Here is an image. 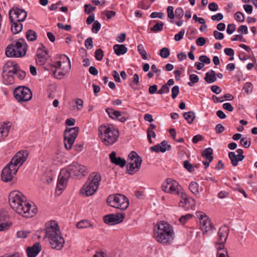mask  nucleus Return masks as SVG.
<instances>
[{
  "mask_svg": "<svg viewBox=\"0 0 257 257\" xmlns=\"http://www.w3.org/2000/svg\"><path fill=\"white\" fill-rule=\"evenodd\" d=\"M9 202L11 208L17 213L26 217L34 216L37 212L35 206L26 200L23 194L17 190L12 191L9 196Z\"/></svg>",
  "mask_w": 257,
  "mask_h": 257,
  "instance_id": "obj_1",
  "label": "nucleus"
},
{
  "mask_svg": "<svg viewBox=\"0 0 257 257\" xmlns=\"http://www.w3.org/2000/svg\"><path fill=\"white\" fill-rule=\"evenodd\" d=\"M28 153L26 151L18 152L11 159V161L3 169L2 172V180L8 182L12 180L19 168L26 161Z\"/></svg>",
  "mask_w": 257,
  "mask_h": 257,
  "instance_id": "obj_2",
  "label": "nucleus"
},
{
  "mask_svg": "<svg viewBox=\"0 0 257 257\" xmlns=\"http://www.w3.org/2000/svg\"><path fill=\"white\" fill-rule=\"evenodd\" d=\"M45 237L48 239L52 248L60 250L64 246L65 240L57 223L51 221L46 224Z\"/></svg>",
  "mask_w": 257,
  "mask_h": 257,
  "instance_id": "obj_3",
  "label": "nucleus"
},
{
  "mask_svg": "<svg viewBox=\"0 0 257 257\" xmlns=\"http://www.w3.org/2000/svg\"><path fill=\"white\" fill-rule=\"evenodd\" d=\"M154 238L158 242L164 245L171 244L174 238L172 226L165 221L158 223L157 228L154 229Z\"/></svg>",
  "mask_w": 257,
  "mask_h": 257,
  "instance_id": "obj_4",
  "label": "nucleus"
},
{
  "mask_svg": "<svg viewBox=\"0 0 257 257\" xmlns=\"http://www.w3.org/2000/svg\"><path fill=\"white\" fill-rule=\"evenodd\" d=\"M99 137L106 146L113 144L117 140L119 132L112 125H102L98 128Z\"/></svg>",
  "mask_w": 257,
  "mask_h": 257,
  "instance_id": "obj_5",
  "label": "nucleus"
},
{
  "mask_svg": "<svg viewBox=\"0 0 257 257\" xmlns=\"http://www.w3.org/2000/svg\"><path fill=\"white\" fill-rule=\"evenodd\" d=\"M101 179L100 175L97 172L90 174L81 189L80 193L85 196L92 195L97 190Z\"/></svg>",
  "mask_w": 257,
  "mask_h": 257,
  "instance_id": "obj_6",
  "label": "nucleus"
},
{
  "mask_svg": "<svg viewBox=\"0 0 257 257\" xmlns=\"http://www.w3.org/2000/svg\"><path fill=\"white\" fill-rule=\"evenodd\" d=\"M229 228L227 226H221L217 233V241L215 242L217 257H228L229 254L227 249L224 247L229 232Z\"/></svg>",
  "mask_w": 257,
  "mask_h": 257,
  "instance_id": "obj_7",
  "label": "nucleus"
},
{
  "mask_svg": "<svg viewBox=\"0 0 257 257\" xmlns=\"http://www.w3.org/2000/svg\"><path fill=\"white\" fill-rule=\"evenodd\" d=\"M27 50V44L25 40L19 39L7 46L5 53L8 57H22L25 55Z\"/></svg>",
  "mask_w": 257,
  "mask_h": 257,
  "instance_id": "obj_8",
  "label": "nucleus"
},
{
  "mask_svg": "<svg viewBox=\"0 0 257 257\" xmlns=\"http://www.w3.org/2000/svg\"><path fill=\"white\" fill-rule=\"evenodd\" d=\"M107 203L110 206L121 210H125L129 205L128 199L120 194L109 195L107 199Z\"/></svg>",
  "mask_w": 257,
  "mask_h": 257,
  "instance_id": "obj_9",
  "label": "nucleus"
},
{
  "mask_svg": "<svg viewBox=\"0 0 257 257\" xmlns=\"http://www.w3.org/2000/svg\"><path fill=\"white\" fill-rule=\"evenodd\" d=\"M161 188L163 191L168 193L180 196L182 194V188L176 181L168 178L162 184Z\"/></svg>",
  "mask_w": 257,
  "mask_h": 257,
  "instance_id": "obj_10",
  "label": "nucleus"
},
{
  "mask_svg": "<svg viewBox=\"0 0 257 257\" xmlns=\"http://www.w3.org/2000/svg\"><path fill=\"white\" fill-rule=\"evenodd\" d=\"M63 57L64 59H66L68 62V66L66 68L63 67L62 71L57 72V69L60 68L62 64L61 61H58L56 62L53 66H50V68L48 69V70H50L52 72V74L54 77L59 79L63 78L71 67L69 58L66 55H64Z\"/></svg>",
  "mask_w": 257,
  "mask_h": 257,
  "instance_id": "obj_11",
  "label": "nucleus"
},
{
  "mask_svg": "<svg viewBox=\"0 0 257 257\" xmlns=\"http://www.w3.org/2000/svg\"><path fill=\"white\" fill-rule=\"evenodd\" d=\"M79 128L74 127L66 129L64 132V144L67 150L71 149L75 139L78 134Z\"/></svg>",
  "mask_w": 257,
  "mask_h": 257,
  "instance_id": "obj_12",
  "label": "nucleus"
},
{
  "mask_svg": "<svg viewBox=\"0 0 257 257\" xmlns=\"http://www.w3.org/2000/svg\"><path fill=\"white\" fill-rule=\"evenodd\" d=\"M14 95L19 102L28 101L31 99L32 93L31 90L25 86H19L14 90Z\"/></svg>",
  "mask_w": 257,
  "mask_h": 257,
  "instance_id": "obj_13",
  "label": "nucleus"
},
{
  "mask_svg": "<svg viewBox=\"0 0 257 257\" xmlns=\"http://www.w3.org/2000/svg\"><path fill=\"white\" fill-rule=\"evenodd\" d=\"M70 176V173L69 170L63 169L61 170L59 174L57 187L56 189V193L60 195L63 190L65 189L67 185V182Z\"/></svg>",
  "mask_w": 257,
  "mask_h": 257,
  "instance_id": "obj_14",
  "label": "nucleus"
},
{
  "mask_svg": "<svg viewBox=\"0 0 257 257\" xmlns=\"http://www.w3.org/2000/svg\"><path fill=\"white\" fill-rule=\"evenodd\" d=\"M27 16V12L18 8H13L9 11V19L11 22L18 21L23 22L25 20Z\"/></svg>",
  "mask_w": 257,
  "mask_h": 257,
  "instance_id": "obj_15",
  "label": "nucleus"
},
{
  "mask_svg": "<svg viewBox=\"0 0 257 257\" xmlns=\"http://www.w3.org/2000/svg\"><path fill=\"white\" fill-rule=\"evenodd\" d=\"M67 170H69L70 175L74 176L82 177L87 173V168L77 163H73L70 165Z\"/></svg>",
  "mask_w": 257,
  "mask_h": 257,
  "instance_id": "obj_16",
  "label": "nucleus"
},
{
  "mask_svg": "<svg viewBox=\"0 0 257 257\" xmlns=\"http://www.w3.org/2000/svg\"><path fill=\"white\" fill-rule=\"evenodd\" d=\"M125 217V214H109L103 217L104 222L108 225H114L121 223Z\"/></svg>",
  "mask_w": 257,
  "mask_h": 257,
  "instance_id": "obj_17",
  "label": "nucleus"
},
{
  "mask_svg": "<svg viewBox=\"0 0 257 257\" xmlns=\"http://www.w3.org/2000/svg\"><path fill=\"white\" fill-rule=\"evenodd\" d=\"M198 216L200 220V227L203 231L208 232L214 228L211 220L206 215L199 212Z\"/></svg>",
  "mask_w": 257,
  "mask_h": 257,
  "instance_id": "obj_18",
  "label": "nucleus"
},
{
  "mask_svg": "<svg viewBox=\"0 0 257 257\" xmlns=\"http://www.w3.org/2000/svg\"><path fill=\"white\" fill-rule=\"evenodd\" d=\"M179 196L182 198L179 202L180 207L184 208L186 210L194 209L196 203L194 199L190 197H187L186 195L183 194V192Z\"/></svg>",
  "mask_w": 257,
  "mask_h": 257,
  "instance_id": "obj_19",
  "label": "nucleus"
},
{
  "mask_svg": "<svg viewBox=\"0 0 257 257\" xmlns=\"http://www.w3.org/2000/svg\"><path fill=\"white\" fill-rule=\"evenodd\" d=\"M106 112L110 117L112 119H117L120 122H124L128 118V114L126 112L121 113L120 111L115 110L112 108H107L106 109Z\"/></svg>",
  "mask_w": 257,
  "mask_h": 257,
  "instance_id": "obj_20",
  "label": "nucleus"
},
{
  "mask_svg": "<svg viewBox=\"0 0 257 257\" xmlns=\"http://www.w3.org/2000/svg\"><path fill=\"white\" fill-rule=\"evenodd\" d=\"M42 249L39 242L34 243L33 246H29L26 249L28 257H36Z\"/></svg>",
  "mask_w": 257,
  "mask_h": 257,
  "instance_id": "obj_21",
  "label": "nucleus"
},
{
  "mask_svg": "<svg viewBox=\"0 0 257 257\" xmlns=\"http://www.w3.org/2000/svg\"><path fill=\"white\" fill-rule=\"evenodd\" d=\"M128 158L131 160L130 163L134 164L137 170H139L142 163L141 157H140L136 152L132 151L129 154Z\"/></svg>",
  "mask_w": 257,
  "mask_h": 257,
  "instance_id": "obj_22",
  "label": "nucleus"
},
{
  "mask_svg": "<svg viewBox=\"0 0 257 257\" xmlns=\"http://www.w3.org/2000/svg\"><path fill=\"white\" fill-rule=\"evenodd\" d=\"M18 69H19V67L17 64L13 62L7 63L4 68V74L12 75V74H16Z\"/></svg>",
  "mask_w": 257,
  "mask_h": 257,
  "instance_id": "obj_23",
  "label": "nucleus"
},
{
  "mask_svg": "<svg viewBox=\"0 0 257 257\" xmlns=\"http://www.w3.org/2000/svg\"><path fill=\"white\" fill-rule=\"evenodd\" d=\"M109 158L112 163L118 165L120 167H123L125 165V160L119 157H116L115 152H111L109 155Z\"/></svg>",
  "mask_w": 257,
  "mask_h": 257,
  "instance_id": "obj_24",
  "label": "nucleus"
},
{
  "mask_svg": "<svg viewBox=\"0 0 257 257\" xmlns=\"http://www.w3.org/2000/svg\"><path fill=\"white\" fill-rule=\"evenodd\" d=\"M39 50L41 51V53H40L38 52L36 58V61L38 64L43 65L47 60V52L46 50L42 51L41 48H39Z\"/></svg>",
  "mask_w": 257,
  "mask_h": 257,
  "instance_id": "obj_25",
  "label": "nucleus"
},
{
  "mask_svg": "<svg viewBox=\"0 0 257 257\" xmlns=\"http://www.w3.org/2000/svg\"><path fill=\"white\" fill-rule=\"evenodd\" d=\"M113 48L115 53L118 56L125 54L127 51V48L122 44H115L113 46Z\"/></svg>",
  "mask_w": 257,
  "mask_h": 257,
  "instance_id": "obj_26",
  "label": "nucleus"
},
{
  "mask_svg": "<svg viewBox=\"0 0 257 257\" xmlns=\"http://www.w3.org/2000/svg\"><path fill=\"white\" fill-rule=\"evenodd\" d=\"M11 124L10 122H4L0 126V135L2 137H7L10 131Z\"/></svg>",
  "mask_w": 257,
  "mask_h": 257,
  "instance_id": "obj_27",
  "label": "nucleus"
},
{
  "mask_svg": "<svg viewBox=\"0 0 257 257\" xmlns=\"http://www.w3.org/2000/svg\"><path fill=\"white\" fill-rule=\"evenodd\" d=\"M205 80L208 83H212L216 80L215 72L211 70L205 74Z\"/></svg>",
  "mask_w": 257,
  "mask_h": 257,
  "instance_id": "obj_28",
  "label": "nucleus"
},
{
  "mask_svg": "<svg viewBox=\"0 0 257 257\" xmlns=\"http://www.w3.org/2000/svg\"><path fill=\"white\" fill-rule=\"evenodd\" d=\"M76 227L79 229H83L89 227L92 228L94 227V226L89 220L83 219L80 220L77 223Z\"/></svg>",
  "mask_w": 257,
  "mask_h": 257,
  "instance_id": "obj_29",
  "label": "nucleus"
},
{
  "mask_svg": "<svg viewBox=\"0 0 257 257\" xmlns=\"http://www.w3.org/2000/svg\"><path fill=\"white\" fill-rule=\"evenodd\" d=\"M11 30L13 33L17 34L22 31L23 29V25L20 22L15 21L11 22Z\"/></svg>",
  "mask_w": 257,
  "mask_h": 257,
  "instance_id": "obj_30",
  "label": "nucleus"
},
{
  "mask_svg": "<svg viewBox=\"0 0 257 257\" xmlns=\"http://www.w3.org/2000/svg\"><path fill=\"white\" fill-rule=\"evenodd\" d=\"M212 154L213 150L211 148H208L203 152L202 155L206 160L211 162L213 158L212 156Z\"/></svg>",
  "mask_w": 257,
  "mask_h": 257,
  "instance_id": "obj_31",
  "label": "nucleus"
},
{
  "mask_svg": "<svg viewBox=\"0 0 257 257\" xmlns=\"http://www.w3.org/2000/svg\"><path fill=\"white\" fill-rule=\"evenodd\" d=\"M183 116L189 124H191L195 118V114L193 111L184 112Z\"/></svg>",
  "mask_w": 257,
  "mask_h": 257,
  "instance_id": "obj_32",
  "label": "nucleus"
},
{
  "mask_svg": "<svg viewBox=\"0 0 257 257\" xmlns=\"http://www.w3.org/2000/svg\"><path fill=\"white\" fill-rule=\"evenodd\" d=\"M189 189L192 193L196 195L199 194V185L196 182H191L189 184Z\"/></svg>",
  "mask_w": 257,
  "mask_h": 257,
  "instance_id": "obj_33",
  "label": "nucleus"
},
{
  "mask_svg": "<svg viewBox=\"0 0 257 257\" xmlns=\"http://www.w3.org/2000/svg\"><path fill=\"white\" fill-rule=\"evenodd\" d=\"M138 51L139 54L141 55L142 58L144 60H147L148 58H150L151 56L148 55V57L146 50L142 44H139L138 46Z\"/></svg>",
  "mask_w": 257,
  "mask_h": 257,
  "instance_id": "obj_34",
  "label": "nucleus"
},
{
  "mask_svg": "<svg viewBox=\"0 0 257 257\" xmlns=\"http://www.w3.org/2000/svg\"><path fill=\"white\" fill-rule=\"evenodd\" d=\"M228 157L231 160V164L233 166H236L238 164V162L240 161L238 160L237 155H235L234 152H231L228 154Z\"/></svg>",
  "mask_w": 257,
  "mask_h": 257,
  "instance_id": "obj_35",
  "label": "nucleus"
},
{
  "mask_svg": "<svg viewBox=\"0 0 257 257\" xmlns=\"http://www.w3.org/2000/svg\"><path fill=\"white\" fill-rule=\"evenodd\" d=\"M26 38L29 41H34L36 40L37 34L34 31L29 30L26 33Z\"/></svg>",
  "mask_w": 257,
  "mask_h": 257,
  "instance_id": "obj_36",
  "label": "nucleus"
},
{
  "mask_svg": "<svg viewBox=\"0 0 257 257\" xmlns=\"http://www.w3.org/2000/svg\"><path fill=\"white\" fill-rule=\"evenodd\" d=\"M164 25L163 22H159L156 24L153 27L151 28V31L155 33L161 31L163 29Z\"/></svg>",
  "mask_w": 257,
  "mask_h": 257,
  "instance_id": "obj_37",
  "label": "nucleus"
},
{
  "mask_svg": "<svg viewBox=\"0 0 257 257\" xmlns=\"http://www.w3.org/2000/svg\"><path fill=\"white\" fill-rule=\"evenodd\" d=\"M3 79L6 84L10 85L14 83V79L12 75L3 74Z\"/></svg>",
  "mask_w": 257,
  "mask_h": 257,
  "instance_id": "obj_38",
  "label": "nucleus"
},
{
  "mask_svg": "<svg viewBox=\"0 0 257 257\" xmlns=\"http://www.w3.org/2000/svg\"><path fill=\"white\" fill-rule=\"evenodd\" d=\"M159 148L160 152L164 153L167 150H169L171 147L170 145H168L166 141H164L159 144Z\"/></svg>",
  "mask_w": 257,
  "mask_h": 257,
  "instance_id": "obj_39",
  "label": "nucleus"
},
{
  "mask_svg": "<svg viewBox=\"0 0 257 257\" xmlns=\"http://www.w3.org/2000/svg\"><path fill=\"white\" fill-rule=\"evenodd\" d=\"M190 81L188 82V85L190 86H194V84L197 83L199 81V77L196 74H191L189 76Z\"/></svg>",
  "mask_w": 257,
  "mask_h": 257,
  "instance_id": "obj_40",
  "label": "nucleus"
},
{
  "mask_svg": "<svg viewBox=\"0 0 257 257\" xmlns=\"http://www.w3.org/2000/svg\"><path fill=\"white\" fill-rule=\"evenodd\" d=\"M12 225L10 221L2 222L0 220V231H5L8 229Z\"/></svg>",
  "mask_w": 257,
  "mask_h": 257,
  "instance_id": "obj_41",
  "label": "nucleus"
},
{
  "mask_svg": "<svg viewBox=\"0 0 257 257\" xmlns=\"http://www.w3.org/2000/svg\"><path fill=\"white\" fill-rule=\"evenodd\" d=\"M139 84V77L137 74L133 75V82L131 84V87L134 89H136Z\"/></svg>",
  "mask_w": 257,
  "mask_h": 257,
  "instance_id": "obj_42",
  "label": "nucleus"
},
{
  "mask_svg": "<svg viewBox=\"0 0 257 257\" xmlns=\"http://www.w3.org/2000/svg\"><path fill=\"white\" fill-rule=\"evenodd\" d=\"M160 54L162 58H168L170 54V50L168 48L164 47L160 50Z\"/></svg>",
  "mask_w": 257,
  "mask_h": 257,
  "instance_id": "obj_43",
  "label": "nucleus"
},
{
  "mask_svg": "<svg viewBox=\"0 0 257 257\" xmlns=\"http://www.w3.org/2000/svg\"><path fill=\"white\" fill-rule=\"evenodd\" d=\"M126 167L128 173L131 175H133L134 173L139 171L135 168V165L134 164L130 162L127 164Z\"/></svg>",
  "mask_w": 257,
  "mask_h": 257,
  "instance_id": "obj_44",
  "label": "nucleus"
},
{
  "mask_svg": "<svg viewBox=\"0 0 257 257\" xmlns=\"http://www.w3.org/2000/svg\"><path fill=\"white\" fill-rule=\"evenodd\" d=\"M240 143L242 146L246 148L249 147L251 144L250 139L247 138H241Z\"/></svg>",
  "mask_w": 257,
  "mask_h": 257,
  "instance_id": "obj_45",
  "label": "nucleus"
},
{
  "mask_svg": "<svg viewBox=\"0 0 257 257\" xmlns=\"http://www.w3.org/2000/svg\"><path fill=\"white\" fill-rule=\"evenodd\" d=\"M100 24L97 21H95L92 25V31L93 33L96 34L100 30Z\"/></svg>",
  "mask_w": 257,
  "mask_h": 257,
  "instance_id": "obj_46",
  "label": "nucleus"
},
{
  "mask_svg": "<svg viewBox=\"0 0 257 257\" xmlns=\"http://www.w3.org/2000/svg\"><path fill=\"white\" fill-rule=\"evenodd\" d=\"M193 215L191 214H187L185 215H183L179 218V221L182 224H185L187 221L191 219Z\"/></svg>",
  "mask_w": 257,
  "mask_h": 257,
  "instance_id": "obj_47",
  "label": "nucleus"
},
{
  "mask_svg": "<svg viewBox=\"0 0 257 257\" xmlns=\"http://www.w3.org/2000/svg\"><path fill=\"white\" fill-rule=\"evenodd\" d=\"M96 8L93 7L89 4H85L84 5V11L87 14H90L92 12L95 11Z\"/></svg>",
  "mask_w": 257,
  "mask_h": 257,
  "instance_id": "obj_48",
  "label": "nucleus"
},
{
  "mask_svg": "<svg viewBox=\"0 0 257 257\" xmlns=\"http://www.w3.org/2000/svg\"><path fill=\"white\" fill-rule=\"evenodd\" d=\"M103 57V52L101 49H97L95 52V58L97 60L100 61Z\"/></svg>",
  "mask_w": 257,
  "mask_h": 257,
  "instance_id": "obj_49",
  "label": "nucleus"
},
{
  "mask_svg": "<svg viewBox=\"0 0 257 257\" xmlns=\"http://www.w3.org/2000/svg\"><path fill=\"white\" fill-rule=\"evenodd\" d=\"M184 167L189 172H192L194 170V166L188 161H185L183 163Z\"/></svg>",
  "mask_w": 257,
  "mask_h": 257,
  "instance_id": "obj_50",
  "label": "nucleus"
},
{
  "mask_svg": "<svg viewBox=\"0 0 257 257\" xmlns=\"http://www.w3.org/2000/svg\"><path fill=\"white\" fill-rule=\"evenodd\" d=\"M102 15H104L108 19H110L112 18V17H114L116 13L114 11H104L102 12Z\"/></svg>",
  "mask_w": 257,
  "mask_h": 257,
  "instance_id": "obj_51",
  "label": "nucleus"
},
{
  "mask_svg": "<svg viewBox=\"0 0 257 257\" xmlns=\"http://www.w3.org/2000/svg\"><path fill=\"white\" fill-rule=\"evenodd\" d=\"M170 89L167 84H164L161 88L157 91L158 93L162 94L167 93L169 92Z\"/></svg>",
  "mask_w": 257,
  "mask_h": 257,
  "instance_id": "obj_52",
  "label": "nucleus"
},
{
  "mask_svg": "<svg viewBox=\"0 0 257 257\" xmlns=\"http://www.w3.org/2000/svg\"><path fill=\"white\" fill-rule=\"evenodd\" d=\"M172 92V98L173 99H175L177 96L178 94L179 93V88L178 86H174L172 88L171 90Z\"/></svg>",
  "mask_w": 257,
  "mask_h": 257,
  "instance_id": "obj_53",
  "label": "nucleus"
},
{
  "mask_svg": "<svg viewBox=\"0 0 257 257\" xmlns=\"http://www.w3.org/2000/svg\"><path fill=\"white\" fill-rule=\"evenodd\" d=\"M235 19L238 22H243L244 21V17L243 14L240 12H237L234 14Z\"/></svg>",
  "mask_w": 257,
  "mask_h": 257,
  "instance_id": "obj_54",
  "label": "nucleus"
},
{
  "mask_svg": "<svg viewBox=\"0 0 257 257\" xmlns=\"http://www.w3.org/2000/svg\"><path fill=\"white\" fill-rule=\"evenodd\" d=\"M168 17L171 19H173L175 17L174 13V8L172 6H169L167 9Z\"/></svg>",
  "mask_w": 257,
  "mask_h": 257,
  "instance_id": "obj_55",
  "label": "nucleus"
},
{
  "mask_svg": "<svg viewBox=\"0 0 257 257\" xmlns=\"http://www.w3.org/2000/svg\"><path fill=\"white\" fill-rule=\"evenodd\" d=\"M85 46L87 49H90L93 47V39L91 37L88 38L85 41Z\"/></svg>",
  "mask_w": 257,
  "mask_h": 257,
  "instance_id": "obj_56",
  "label": "nucleus"
},
{
  "mask_svg": "<svg viewBox=\"0 0 257 257\" xmlns=\"http://www.w3.org/2000/svg\"><path fill=\"white\" fill-rule=\"evenodd\" d=\"M185 30L184 29L181 30L178 34H176L174 36V39L176 41L181 40L185 34Z\"/></svg>",
  "mask_w": 257,
  "mask_h": 257,
  "instance_id": "obj_57",
  "label": "nucleus"
},
{
  "mask_svg": "<svg viewBox=\"0 0 257 257\" xmlns=\"http://www.w3.org/2000/svg\"><path fill=\"white\" fill-rule=\"evenodd\" d=\"M243 89L247 93L251 92L252 90V85L250 82H246L245 83Z\"/></svg>",
  "mask_w": 257,
  "mask_h": 257,
  "instance_id": "obj_58",
  "label": "nucleus"
},
{
  "mask_svg": "<svg viewBox=\"0 0 257 257\" xmlns=\"http://www.w3.org/2000/svg\"><path fill=\"white\" fill-rule=\"evenodd\" d=\"M199 60L200 62H202L203 64H210L211 62L210 59L209 57H208L206 55H201L199 57Z\"/></svg>",
  "mask_w": 257,
  "mask_h": 257,
  "instance_id": "obj_59",
  "label": "nucleus"
},
{
  "mask_svg": "<svg viewBox=\"0 0 257 257\" xmlns=\"http://www.w3.org/2000/svg\"><path fill=\"white\" fill-rule=\"evenodd\" d=\"M29 233L30 232L28 231H19L17 232V235L19 238H26Z\"/></svg>",
  "mask_w": 257,
  "mask_h": 257,
  "instance_id": "obj_60",
  "label": "nucleus"
},
{
  "mask_svg": "<svg viewBox=\"0 0 257 257\" xmlns=\"http://www.w3.org/2000/svg\"><path fill=\"white\" fill-rule=\"evenodd\" d=\"M175 15L179 19H181L184 16V11L181 8H177L175 10Z\"/></svg>",
  "mask_w": 257,
  "mask_h": 257,
  "instance_id": "obj_61",
  "label": "nucleus"
},
{
  "mask_svg": "<svg viewBox=\"0 0 257 257\" xmlns=\"http://www.w3.org/2000/svg\"><path fill=\"white\" fill-rule=\"evenodd\" d=\"M236 26L233 24H229L227 26L226 32L227 34L230 35L232 34L233 32L235 30Z\"/></svg>",
  "mask_w": 257,
  "mask_h": 257,
  "instance_id": "obj_62",
  "label": "nucleus"
},
{
  "mask_svg": "<svg viewBox=\"0 0 257 257\" xmlns=\"http://www.w3.org/2000/svg\"><path fill=\"white\" fill-rule=\"evenodd\" d=\"M156 135L154 131H147V137L148 139V141L150 144L153 143L151 138L153 137L154 138H156Z\"/></svg>",
  "mask_w": 257,
  "mask_h": 257,
  "instance_id": "obj_63",
  "label": "nucleus"
},
{
  "mask_svg": "<svg viewBox=\"0 0 257 257\" xmlns=\"http://www.w3.org/2000/svg\"><path fill=\"white\" fill-rule=\"evenodd\" d=\"M223 18V16L221 13H218L211 16V19L214 21H220Z\"/></svg>",
  "mask_w": 257,
  "mask_h": 257,
  "instance_id": "obj_64",
  "label": "nucleus"
}]
</instances>
